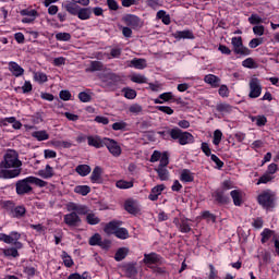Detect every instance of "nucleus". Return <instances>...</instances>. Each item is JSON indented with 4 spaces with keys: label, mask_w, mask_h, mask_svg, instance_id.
I'll return each mask as SVG.
<instances>
[{
    "label": "nucleus",
    "mask_w": 279,
    "mask_h": 279,
    "mask_svg": "<svg viewBox=\"0 0 279 279\" xmlns=\"http://www.w3.org/2000/svg\"><path fill=\"white\" fill-rule=\"evenodd\" d=\"M21 167L23 161L19 159L16 150L9 149L0 162V179L12 180L21 175Z\"/></svg>",
    "instance_id": "nucleus-1"
},
{
    "label": "nucleus",
    "mask_w": 279,
    "mask_h": 279,
    "mask_svg": "<svg viewBox=\"0 0 279 279\" xmlns=\"http://www.w3.org/2000/svg\"><path fill=\"white\" fill-rule=\"evenodd\" d=\"M257 204L264 210L271 211L276 208V193L271 190H265L257 196Z\"/></svg>",
    "instance_id": "nucleus-2"
},
{
    "label": "nucleus",
    "mask_w": 279,
    "mask_h": 279,
    "mask_svg": "<svg viewBox=\"0 0 279 279\" xmlns=\"http://www.w3.org/2000/svg\"><path fill=\"white\" fill-rule=\"evenodd\" d=\"M71 226H82V218L81 216L88 215L90 209L86 205L71 203Z\"/></svg>",
    "instance_id": "nucleus-3"
},
{
    "label": "nucleus",
    "mask_w": 279,
    "mask_h": 279,
    "mask_svg": "<svg viewBox=\"0 0 279 279\" xmlns=\"http://www.w3.org/2000/svg\"><path fill=\"white\" fill-rule=\"evenodd\" d=\"M101 84L107 90L114 92L123 84V78L117 73H107L102 76Z\"/></svg>",
    "instance_id": "nucleus-4"
},
{
    "label": "nucleus",
    "mask_w": 279,
    "mask_h": 279,
    "mask_svg": "<svg viewBox=\"0 0 279 279\" xmlns=\"http://www.w3.org/2000/svg\"><path fill=\"white\" fill-rule=\"evenodd\" d=\"M173 141H177L179 145H193L195 143V136L189 131H183L182 129L175 126L172 131Z\"/></svg>",
    "instance_id": "nucleus-5"
},
{
    "label": "nucleus",
    "mask_w": 279,
    "mask_h": 279,
    "mask_svg": "<svg viewBox=\"0 0 279 279\" xmlns=\"http://www.w3.org/2000/svg\"><path fill=\"white\" fill-rule=\"evenodd\" d=\"M143 263L144 265H146V267H148V269H154L156 266L165 265V258L161 257V255L156 252H151L148 254L145 253Z\"/></svg>",
    "instance_id": "nucleus-6"
},
{
    "label": "nucleus",
    "mask_w": 279,
    "mask_h": 279,
    "mask_svg": "<svg viewBox=\"0 0 279 279\" xmlns=\"http://www.w3.org/2000/svg\"><path fill=\"white\" fill-rule=\"evenodd\" d=\"M248 97L250 99H258L260 95H263V84L260 83V80L256 76L251 77L248 82Z\"/></svg>",
    "instance_id": "nucleus-7"
},
{
    "label": "nucleus",
    "mask_w": 279,
    "mask_h": 279,
    "mask_svg": "<svg viewBox=\"0 0 279 279\" xmlns=\"http://www.w3.org/2000/svg\"><path fill=\"white\" fill-rule=\"evenodd\" d=\"M19 239H21V233L16 231H12L10 234L0 233V241L8 245H14L16 250H22L23 243L19 242Z\"/></svg>",
    "instance_id": "nucleus-8"
},
{
    "label": "nucleus",
    "mask_w": 279,
    "mask_h": 279,
    "mask_svg": "<svg viewBox=\"0 0 279 279\" xmlns=\"http://www.w3.org/2000/svg\"><path fill=\"white\" fill-rule=\"evenodd\" d=\"M231 45L235 56H251L252 50L243 45V37H232Z\"/></svg>",
    "instance_id": "nucleus-9"
},
{
    "label": "nucleus",
    "mask_w": 279,
    "mask_h": 279,
    "mask_svg": "<svg viewBox=\"0 0 279 279\" xmlns=\"http://www.w3.org/2000/svg\"><path fill=\"white\" fill-rule=\"evenodd\" d=\"M105 147L110 151L116 158L121 156V146L119 143L110 137H105Z\"/></svg>",
    "instance_id": "nucleus-10"
},
{
    "label": "nucleus",
    "mask_w": 279,
    "mask_h": 279,
    "mask_svg": "<svg viewBox=\"0 0 279 279\" xmlns=\"http://www.w3.org/2000/svg\"><path fill=\"white\" fill-rule=\"evenodd\" d=\"M211 197L215 199V204H218V206L230 204V197L226 195L223 190L217 189L213 192Z\"/></svg>",
    "instance_id": "nucleus-11"
},
{
    "label": "nucleus",
    "mask_w": 279,
    "mask_h": 279,
    "mask_svg": "<svg viewBox=\"0 0 279 279\" xmlns=\"http://www.w3.org/2000/svg\"><path fill=\"white\" fill-rule=\"evenodd\" d=\"M32 182L29 181V177L17 181L16 183V193L17 195H25L27 193H31L32 191Z\"/></svg>",
    "instance_id": "nucleus-12"
},
{
    "label": "nucleus",
    "mask_w": 279,
    "mask_h": 279,
    "mask_svg": "<svg viewBox=\"0 0 279 279\" xmlns=\"http://www.w3.org/2000/svg\"><path fill=\"white\" fill-rule=\"evenodd\" d=\"M21 16H24L22 19V23L29 24L34 23L36 19H38V11L34 9H24L20 12Z\"/></svg>",
    "instance_id": "nucleus-13"
},
{
    "label": "nucleus",
    "mask_w": 279,
    "mask_h": 279,
    "mask_svg": "<svg viewBox=\"0 0 279 279\" xmlns=\"http://www.w3.org/2000/svg\"><path fill=\"white\" fill-rule=\"evenodd\" d=\"M10 124H12L13 130H21L23 128L21 121H17L15 117L0 119V128H8Z\"/></svg>",
    "instance_id": "nucleus-14"
},
{
    "label": "nucleus",
    "mask_w": 279,
    "mask_h": 279,
    "mask_svg": "<svg viewBox=\"0 0 279 279\" xmlns=\"http://www.w3.org/2000/svg\"><path fill=\"white\" fill-rule=\"evenodd\" d=\"M87 144L89 145V147L101 149V147H105L106 137L101 138L99 135H96V136L89 135L87 136Z\"/></svg>",
    "instance_id": "nucleus-15"
},
{
    "label": "nucleus",
    "mask_w": 279,
    "mask_h": 279,
    "mask_svg": "<svg viewBox=\"0 0 279 279\" xmlns=\"http://www.w3.org/2000/svg\"><path fill=\"white\" fill-rule=\"evenodd\" d=\"M121 226H123V221L121 220H111L108 223H106L105 228H104V232L106 234H114V232H117V230H119V228H121Z\"/></svg>",
    "instance_id": "nucleus-16"
},
{
    "label": "nucleus",
    "mask_w": 279,
    "mask_h": 279,
    "mask_svg": "<svg viewBox=\"0 0 279 279\" xmlns=\"http://www.w3.org/2000/svg\"><path fill=\"white\" fill-rule=\"evenodd\" d=\"M173 38L175 40H195V35L193 34V31H177L172 34Z\"/></svg>",
    "instance_id": "nucleus-17"
},
{
    "label": "nucleus",
    "mask_w": 279,
    "mask_h": 279,
    "mask_svg": "<svg viewBox=\"0 0 279 279\" xmlns=\"http://www.w3.org/2000/svg\"><path fill=\"white\" fill-rule=\"evenodd\" d=\"M125 25L128 27H132V29H137V27H141V17L134 15V14H128L123 19Z\"/></svg>",
    "instance_id": "nucleus-18"
},
{
    "label": "nucleus",
    "mask_w": 279,
    "mask_h": 279,
    "mask_svg": "<svg viewBox=\"0 0 279 279\" xmlns=\"http://www.w3.org/2000/svg\"><path fill=\"white\" fill-rule=\"evenodd\" d=\"M205 84H209L211 88H219L221 86V78L215 74H207L204 77Z\"/></svg>",
    "instance_id": "nucleus-19"
},
{
    "label": "nucleus",
    "mask_w": 279,
    "mask_h": 279,
    "mask_svg": "<svg viewBox=\"0 0 279 279\" xmlns=\"http://www.w3.org/2000/svg\"><path fill=\"white\" fill-rule=\"evenodd\" d=\"M37 175H39V178H43L44 180H51V178L56 175V171L53 170V167L46 165L44 169L37 171Z\"/></svg>",
    "instance_id": "nucleus-20"
},
{
    "label": "nucleus",
    "mask_w": 279,
    "mask_h": 279,
    "mask_svg": "<svg viewBox=\"0 0 279 279\" xmlns=\"http://www.w3.org/2000/svg\"><path fill=\"white\" fill-rule=\"evenodd\" d=\"M104 173V169L101 167L96 166L90 174L92 184H101V174Z\"/></svg>",
    "instance_id": "nucleus-21"
},
{
    "label": "nucleus",
    "mask_w": 279,
    "mask_h": 279,
    "mask_svg": "<svg viewBox=\"0 0 279 279\" xmlns=\"http://www.w3.org/2000/svg\"><path fill=\"white\" fill-rule=\"evenodd\" d=\"M163 191H165V185L154 186L150 191V194L148 195V199H150V202H158V197L162 195Z\"/></svg>",
    "instance_id": "nucleus-22"
},
{
    "label": "nucleus",
    "mask_w": 279,
    "mask_h": 279,
    "mask_svg": "<svg viewBox=\"0 0 279 279\" xmlns=\"http://www.w3.org/2000/svg\"><path fill=\"white\" fill-rule=\"evenodd\" d=\"M9 71H11L14 77H21L25 73V70L14 61L9 62Z\"/></svg>",
    "instance_id": "nucleus-23"
},
{
    "label": "nucleus",
    "mask_w": 279,
    "mask_h": 279,
    "mask_svg": "<svg viewBox=\"0 0 279 279\" xmlns=\"http://www.w3.org/2000/svg\"><path fill=\"white\" fill-rule=\"evenodd\" d=\"M124 274L126 278H136V276H138V269L136 268V264H126L124 266Z\"/></svg>",
    "instance_id": "nucleus-24"
},
{
    "label": "nucleus",
    "mask_w": 279,
    "mask_h": 279,
    "mask_svg": "<svg viewBox=\"0 0 279 279\" xmlns=\"http://www.w3.org/2000/svg\"><path fill=\"white\" fill-rule=\"evenodd\" d=\"M216 110L220 112V114H231L234 107L228 102H220L216 106Z\"/></svg>",
    "instance_id": "nucleus-25"
},
{
    "label": "nucleus",
    "mask_w": 279,
    "mask_h": 279,
    "mask_svg": "<svg viewBox=\"0 0 279 279\" xmlns=\"http://www.w3.org/2000/svg\"><path fill=\"white\" fill-rule=\"evenodd\" d=\"M230 196L233 199L234 206H243V193L240 190L231 191Z\"/></svg>",
    "instance_id": "nucleus-26"
},
{
    "label": "nucleus",
    "mask_w": 279,
    "mask_h": 279,
    "mask_svg": "<svg viewBox=\"0 0 279 279\" xmlns=\"http://www.w3.org/2000/svg\"><path fill=\"white\" fill-rule=\"evenodd\" d=\"M129 66L143 71V69L147 68V60L134 58L133 60H131Z\"/></svg>",
    "instance_id": "nucleus-27"
},
{
    "label": "nucleus",
    "mask_w": 279,
    "mask_h": 279,
    "mask_svg": "<svg viewBox=\"0 0 279 279\" xmlns=\"http://www.w3.org/2000/svg\"><path fill=\"white\" fill-rule=\"evenodd\" d=\"M124 209L129 215H138L140 209L132 199H128L124 202Z\"/></svg>",
    "instance_id": "nucleus-28"
},
{
    "label": "nucleus",
    "mask_w": 279,
    "mask_h": 279,
    "mask_svg": "<svg viewBox=\"0 0 279 279\" xmlns=\"http://www.w3.org/2000/svg\"><path fill=\"white\" fill-rule=\"evenodd\" d=\"M180 181L184 183L194 182L195 174L189 169H183L180 174Z\"/></svg>",
    "instance_id": "nucleus-29"
},
{
    "label": "nucleus",
    "mask_w": 279,
    "mask_h": 279,
    "mask_svg": "<svg viewBox=\"0 0 279 279\" xmlns=\"http://www.w3.org/2000/svg\"><path fill=\"white\" fill-rule=\"evenodd\" d=\"M128 254H130V248L120 247L117 250L114 254V260H117V263H121V260H125V258L128 257Z\"/></svg>",
    "instance_id": "nucleus-30"
},
{
    "label": "nucleus",
    "mask_w": 279,
    "mask_h": 279,
    "mask_svg": "<svg viewBox=\"0 0 279 279\" xmlns=\"http://www.w3.org/2000/svg\"><path fill=\"white\" fill-rule=\"evenodd\" d=\"M92 14H93V10H90V8H81L76 12V15L81 21H88Z\"/></svg>",
    "instance_id": "nucleus-31"
},
{
    "label": "nucleus",
    "mask_w": 279,
    "mask_h": 279,
    "mask_svg": "<svg viewBox=\"0 0 279 279\" xmlns=\"http://www.w3.org/2000/svg\"><path fill=\"white\" fill-rule=\"evenodd\" d=\"M31 135L33 138L39 142L49 141V133L45 130L34 131Z\"/></svg>",
    "instance_id": "nucleus-32"
},
{
    "label": "nucleus",
    "mask_w": 279,
    "mask_h": 279,
    "mask_svg": "<svg viewBox=\"0 0 279 279\" xmlns=\"http://www.w3.org/2000/svg\"><path fill=\"white\" fill-rule=\"evenodd\" d=\"M190 219L189 218H181V223L179 226V231L182 232V234H189V232H191V230H193L191 228V223H189Z\"/></svg>",
    "instance_id": "nucleus-33"
},
{
    "label": "nucleus",
    "mask_w": 279,
    "mask_h": 279,
    "mask_svg": "<svg viewBox=\"0 0 279 279\" xmlns=\"http://www.w3.org/2000/svg\"><path fill=\"white\" fill-rule=\"evenodd\" d=\"M75 171L76 173H78V175H81V178H86V175L90 174V171H93V169L88 165H78L75 168Z\"/></svg>",
    "instance_id": "nucleus-34"
},
{
    "label": "nucleus",
    "mask_w": 279,
    "mask_h": 279,
    "mask_svg": "<svg viewBox=\"0 0 279 279\" xmlns=\"http://www.w3.org/2000/svg\"><path fill=\"white\" fill-rule=\"evenodd\" d=\"M25 213H27V209H25V206H16L13 209H11V217H14L16 219H21V217H24Z\"/></svg>",
    "instance_id": "nucleus-35"
},
{
    "label": "nucleus",
    "mask_w": 279,
    "mask_h": 279,
    "mask_svg": "<svg viewBox=\"0 0 279 279\" xmlns=\"http://www.w3.org/2000/svg\"><path fill=\"white\" fill-rule=\"evenodd\" d=\"M260 236H262L260 242H262L263 244H265V243H267V241H269V239H271V236H272V239H274V236H278V235L276 234V231L266 228V229H264L263 232L260 233Z\"/></svg>",
    "instance_id": "nucleus-36"
},
{
    "label": "nucleus",
    "mask_w": 279,
    "mask_h": 279,
    "mask_svg": "<svg viewBox=\"0 0 279 279\" xmlns=\"http://www.w3.org/2000/svg\"><path fill=\"white\" fill-rule=\"evenodd\" d=\"M173 132H175V128L167 129V131H158L157 134L163 141H173Z\"/></svg>",
    "instance_id": "nucleus-37"
},
{
    "label": "nucleus",
    "mask_w": 279,
    "mask_h": 279,
    "mask_svg": "<svg viewBox=\"0 0 279 279\" xmlns=\"http://www.w3.org/2000/svg\"><path fill=\"white\" fill-rule=\"evenodd\" d=\"M113 234L114 236H117V239H121L122 241H125V239H130V231L122 227H119Z\"/></svg>",
    "instance_id": "nucleus-38"
},
{
    "label": "nucleus",
    "mask_w": 279,
    "mask_h": 279,
    "mask_svg": "<svg viewBox=\"0 0 279 279\" xmlns=\"http://www.w3.org/2000/svg\"><path fill=\"white\" fill-rule=\"evenodd\" d=\"M88 244L92 246L98 245L99 247H104V241H101V234L95 233L89 238Z\"/></svg>",
    "instance_id": "nucleus-39"
},
{
    "label": "nucleus",
    "mask_w": 279,
    "mask_h": 279,
    "mask_svg": "<svg viewBox=\"0 0 279 279\" xmlns=\"http://www.w3.org/2000/svg\"><path fill=\"white\" fill-rule=\"evenodd\" d=\"M155 171L157 172V175H158L159 180H161V182L169 180V170H167V168L157 167V169H155Z\"/></svg>",
    "instance_id": "nucleus-40"
},
{
    "label": "nucleus",
    "mask_w": 279,
    "mask_h": 279,
    "mask_svg": "<svg viewBox=\"0 0 279 279\" xmlns=\"http://www.w3.org/2000/svg\"><path fill=\"white\" fill-rule=\"evenodd\" d=\"M74 193H76V195H82L83 197H86V195H88V193H90V186H88V185H76L74 187Z\"/></svg>",
    "instance_id": "nucleus-41"
},
{
    "label": "nucleus",
    "mask_w": 279,
    "mask_h": 279,
    "mask_svg": "<svg viewBox=\"0 0 279 279\" xmlns=\"http://www.w3.org/2000/svg\"><path fill=\"white\" fill-rule=\"evenodd\" d=\"M117 189L121 190H128V189H133L134 187V182L133 181H125V180H119L116 182Z\"/></svg>",
    "instance_id": "nucleus-42"
},
{
    "label": "nucleus",
    "mask_w": 279,
    "mask_h": 279,
    "mask_svg": "<svg viewBox=\"0 0 279 279\" xmlns=\"http://www.w3.org/2000/svg\"><path fill=\"white\" fill-rule=\"evenodd\" d=\"M86 222L89 226H97L101 223V219H99V217H97L94 213H90L86 215Z\"/></svg>",
    "instance_id": "nucleus-43"
},
{
    "label": "nucleus",
    "mask_w": 279,
    "mask_h": 279,
    "mask_svg": "<svg viewBox=\"0 0 279 279\" xmlns=\"http://www.w3.org/2000/svg\"><path fill=\"white\" fill-rule=\"evenodd\" d=\"M111 128L114 132H119V131L125 132L128 130V122L125 121L114 122Z\"/></svg>",
    "instance_id": "nucleus-44"
},
{
    "label": "nucleus",
    "mask_w": 279,
    "mask_h": 279,
    "mask_svg": "<svg viewBox=\"0 0 279 279\" xmlns=\"http://www.w3.org/2000/svg\"><path fill=\"white\" fill-rule=\"evenodd\" d=\"M28 182H31V184H35V186H39L40 189L47 186V181L38 179L36 177H28Z\"/></svg>",
    "instance_id": "nucleus-45"
},
{
    "label": "nucleus",
    "mask_w": 279,
    "mask_h": 279,
    "mask_svg": "<svg viewBox=\"0 0 279 279\" xmlns=\"http://www.w3.org/2000/svg\"><path fill=\"white\" fill-rule=\"evenodd\" d=\"M250 25H260L263 23V17L260 15L253 13L251 16L247 19Z\"/></svg>",
    "instance_id": "nucleus-46"
},
{
    "label": "nucleus",
    "mask_w": 279,
    "mask_h": 279,
    "mask_svg": "<svg viewBox=\"0 0 279 279\" xmlns=\"http://www.w3.org/2000/svg\"><path fill=\"white\" fill-rule=\"evenodd\" d=\"M34 80L38 84H45V82H47L48 77H47V74L44 72H34Z\"/></svg>",
    "instance_id": "nucleus-47"
},
{
    "label": "nucleus",
    "mask_w": 279,
    "mask_h": 279,
    "mask_svg": "<svg viewBox=\"0 0 279 279\" xmlns=\"http://www.w3.org/2000/svg\"><path fill=\"white\" fill-rule=\"evenodd\" d=\"M122 93H124L125 99H136V92L130 87L122 88Z\"/></svg>",
    "instance_id": "nucleus-48"
},
{
    "label": "nucleus",
    "mask_w": 279,
    "mask_h": 279,
    "mask_svg": "<svg viewBox=\"0 0 279 279\" xmlns=\"http://www.w3.org/2000/svg\"><path fill=\"white\" fill-rule=\"evenodd\" d=\"M159 99H161V101H163V104H167L170 101V104H172L173 101V93L172 92H166L159 95Z\"/></svg>",
    "instance_id": "nucleus-49"
},
{
    "label": "nucleus",
    "mask_w": 279,
    "mask_h": 279,
    "mask_svg": "<svg viewBox=\"0 0 279 279\" xmlns=\"http://www.w3.org/2000/svg\"><path fill=\"white\" fill-rule=\"evenodd\" d=\"M89 71H92V73H95V71H104V63H101L100 61H92L89 65Z\"/></svg>",
    "instance_id": "nucleus-50"
},
{
    "label": "nucleus",
    "mask_w": 279,
    "mask_h": 279,
    "mask_svg": "<svg viewBox=\"0 0 279 279\" xmlns=\"http://www.w3.org/2000/svg\"><path fill=\"white\" fill-rule=\"evenodd\" d=\"M131 82H134V84H147V77L142 74H135L131 77Z\"/></svg>",
    "instance_id": "nucleus-51"
},
{
    "label": "nucleus",
    "mask_w": 279,
    "mask_h": 279,
    "mask_svg": "<svg viewBox=\"0 0 279 279\" xmlns=\"http://www.w3.org/2000/svg\"><path fill=\"white\" fill-rule=\"evenodd\" d=\"M169 166V151H163L160 159H159V166L158 167H168Z\"/></svg>",
    "instance_id": "nucleus-52"
},
{
    "label": "nucleus",
    "mask_w": 279,
    "mask_h": 279,
    "mask_svg": "<svg viewBox=\"0 0 279 279\" xmlns=\"http://www.w3.org/2000/svg\"><path fill=\"white\" fill-rule=\"evenodd\" d=\"M2 252L4 256H12V258L19 257V248L16 247L4 248Z\"/></svg>",
    "instance_id": "nucleus-53"
},
{
    "label": "nucleus",
    "mask_w": 279,
    "mask_h": 279,
    "mask_svg": "<svg viewBox=\"0 0 279 279\" xmlns=\"http://www.w3.org/2000/svg\"><path fill=\"white\" fill-rule=\"evenodd\" d=\"M252 121H256L257 128L267 125V117L265 116H257L256 118H253Z\"/></svg>",
    "instance_id": "nucleus-54"
},
{
    "label": "nucleus",
    "mask_w": 279,
    "mask_h": 279,
    "mask_svg": "<svg viewBox=\"0 0 279 279\" xmlns=\"http://www.w3.org/2000/svg\"><path fill=\"white\" fill-rule=\"evenodd\" d=\"M221 138H223V133L221 132V130H216L214 132L213 144L216 146L219 145L221 143Z\"/></svg>",
    "instance_id": "nucleus-55"
},
{
    "label": "nucleus",
    "mask_w": 279,
    "mask_h": 279,
    "mask_svg": "<svg viewBox=\"0 0 279 279\" xmlns=\"http://www.w3.org/2000/svg\"><path fill=\"white\" fill-rule=\"evenodd\" d=\"M218 94L222 98L230 97V88H228V85H220Z\"/></svg>",
    "instance_id": "nucleus-56"
},
{
    "label": "nucleus",
    "mask_w": 279,
    "mask_h": 279,
    "mask_svg": "<svg viewBox=\"0 0 279 279\" xmlns=\"http://www.w3.org/2000/svg\"><path fill=\"white\" fill-rule=\"evenodd\" d=\"M23 272L27 276L28 279H31L36 276V268L34 266H26L24 267Z\"/></svg>",
    "instance_id": "nucleus-57"
},
{
    "label": "nucleus",
    "mask_w": 279,
    "mask_h": 279,
    "mask_svg": "<svg viewBox=\"0 0 279 279\" xmlns=\"http://www.w3.org/2000/svg\"><path fill=\"white\" fill-rule=\"evenodd\" d=\"M271 180H274V177H271V174H268L267 172L265 174H263L258 181H257V185L259 184H267L269 182H271Z\"/></svg>",
    "instance_id": "nucleus-58"
},
{
    "label": "nucleus",
    "mask_w": 279,
    "mask_h": 279,
    "mask_svg": "<svg viewBox=\"0 0 279 279\" xmlns=\"http://www.w3.org/2000/svg\"><path fill=\"white\" fill-rule=\"evenodd\" d=\"M201 149H202L203 154H205V156H207V157L213 156V150L210 149V146L208 145V143L203 142L201 144Z\"/></svg>",
    "instance_id": "nucleus-59"
},
{
    "label": "nucleus",
    "mask_w": 279,
    "mask_h": 279,
    "mask_svg": "<svg viewBox=\"0 0 279 279\" xmlns=\"http://www.w3.org/2000/svg\"><path fill=\"white\" fill-rule=\"evenodd\" d=\"M156 110H159V112H163V114H173V109L169 106H157Z\"/></svg>",
    "instance_id": "nucleus-60"
},
{
    "label": "nucleus",
    "mask_w": 279,
    "mask_h": 279,
    "mask_svg": "<svg viewBox=\"0 0 279 279\" xmlns=\"http://www.w3.org/2000/svg\"><path fill=\"white\" fill-rule=\"evenodd\" d=\"M253 33L255 36H264L265 35V26L264 25H255L253 27Z\"/></svg>",
    "instance_id": "nucleus-61"
},
{
    "label": "nucleus",
    "mask_w": 279,
    "mask_h": 279,
    "mask_svg": "<svg viewBox=\"0 0 279 279\" xmlns=\"http://www.w3.org/2000/svg\"><path fill=\"white\" fill-rule=\"evenodd\" d=\"M259 45H263V38H253L248 43V47L251 49H256V47H259Z\"/></svg>",
    "instance_id": "nucleus-62"
},
{
    "label": "nucleus",
    "mask_w": 279,
    "mask_h": 279,
    "mask_svg": "<svg viewBox=\"0 0 279 279\" xmlns=\"http://www.w3.org/2000/svg\"><path fill=\"white\" fill-rule=\"evenodd\" d=\"M78 99L80 101H82L83 104H88V101H90L92 97L88 93L86 92H81L78 94Z\"/></svg>",
    "instance_id": "nucleus-63"
},
{
    "label": "nucleus",
    "mask_w": 279,
    "mask_h": 279,
    "mask_svg": "<svg viewBox=\"0 0 279 279\" xmlns=\"http://www.w3.org/2000/svg\"><path fill=\"white\" fill-rule=\"evenodd\" d=\"M231 189H232V181L225 180L219 190L226 193V191H230Z\"/></svg>",
    "instance_id": "nucleus-64"
}]
</instances>
